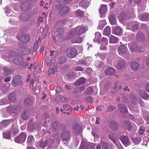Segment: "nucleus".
Instances as JSON below:
<instances>
[{
    "mask_svg": "<svg viewBox=\"0 0 149 149\" xmlns=\"http://www.w3.org/2000/svg\"><path fill=\"white\" fill-rule=\"evenodd\" d=\"M54 7L56 10H58V13L60 16H64L70 11L69 8L67 6H64L63 4H57L54 5Z\"/></svg>",
    "mask_w": 149,
    "mask_h": 149,
    "instance_id": "1",
    "label": "nucleus"
},
{
    "mask_svg": "<svg viewBox=\"0 0 149 149\" xmlns=\"http://www.w3.org/2000/svg\"><path fill=\"white\" fill-rule=\"evenodd\" d=\"M11 84L15 87H22L23 85V83L21 76L17 74L13 77L12 80Z\"/></svg>",
    "mask_w": 149,
    "mask_h": 149,
    "instance_id": "2",
    "label": "nucleus"
},
{
    "mask_svg": "<svg viewBox=\"0 0 149 149\" xmlns=\"http://www.w3.org/2000/svg\"><path fill=\"white\" fill-rule=\"evenodd\" d=\"M67 56L70 58H73L77 54V52L76 49L72 47L68 48L66 51Z\"/></svg>",
    "mask_w": 149,
    "mask_h": 149,
    "instance_id": "3",
    "label": "nucleus"
},
{
    "mask_svg": "<svg viewBox=\"0 0 149 149\" xmlns=\"http://www.w3.org/2000/svg\"><path fill=\"white\" fill-rule=\"evenodd\" d=\"M118 52L120 55H127L130 54V52L127 48L124 45H120L118 48Z\"/></svg>",
    "mask_w": 149,
    "mask_h": 149,
    "instance_id": "4",
    "label": "nucleus"
},
{
    "mask_svg": "<svg viewBox=\"0 0 149 149\" xmlns=\"http://www.w3.org/2000/svg\"><path fill=\"white\" fill-rule=\"evenodd\" d=\"M7 111L10 113H17L20 111L19 107L16 105L10 106L8 107L7 108Z\"/></svg>",
    "mask_w": 149,
    "mask_h": 149,
    "instance_id": "5",
    "label": "nucleus"
},
{
    "mask_svg": "<svg viewBox=\"0 0 149 149\" xmlns=\"http://www.w3.org/2000/svg\"><path fill=\"white\" fill-rule=\"evenodd\" d=\"M16 38L20 41L23 42L27 43L30 40V37L29 34H26L25 35L22 36L18 34Z\"/></svg>",
    "mask_w": 149,
    "mask_h": 149,
    "instance_id": "6",
    "label": "nucleus"
},
{
    "mask_svg": "<svg viewBox=\"0 0 149 149\" xmlns=\"http://www.w3.org/2000/svg\"><path fill=\"white\" fill-rule=\"evenodd\" d=\"M72 130L75 134H79L82 130V127L77 123H74L72 126Z\"/></svg>",
    "mask_w": 149,
    "mask_h": 149,
    "instance_id": "7",
    "label": "nucleus"
},
{
    "mask_svg": "<svg viewBox=\"0 0 149 149\" xmlns=\"http://www.w3.org/2000/svg\"><path fill=\"white\" fill-rule=\"evenodd\" d=\"M77 31V36H80L83 34L88 30V28L85 26H78L76 27Z\"/></svg>",
    "mask_w": 149,
    "mask_h": 149,
    "instance_id": "8",
    "label": "nucleus"
},
{
    "mask_svg": "<svg viewBox=\"0 0 149 149\" xmlns=\"http://www.w3.org/2000/svg\"><path fill=\"white\" fill-rule=\"evenodd\" d=\"M26 137V134L24 132H22L19 136L15 138V141L17 143L24 142L25 140Z\"/></svg>",
    "mask_w": 149,
    "mask_h": 149,
    "instance_id": "9",
    "label": "nucleus"
},
{
    "mask_svg": "<svg viewBox=\"0 0 149 149\" xmlns=\"http://www.w3.org/2000/svg\"><path fill=\"white\" fill-rule=\"evenodd\" d=\"M70 134L69 131H63L61 134V136L62 140L66 141L69 140L70 138Z\"/></svg>",
    "mask_w": 149,
    "mask_h": 149,
    "instance_id": "10",
    "label": "nucleus"
},
{
    "mask_svg": "<svg viewBox=\"0 0 149 149\" xmlns=\"http://www.w3.org/2000/svg\"><path fill=\"white\" fill-rule=\"evenodd\" d=\"M130 49L131 51L132 52L139 50V49H140L141 47H139L136 44L133 43H130L128 44ZM140 50V49H139Z\"/></svg>",
    "mask_w": 149,
    "mask_h": 149,
    "instance_id": "11",
    "label": "nucleus"
},
{
    "mask_svg": "<svg viewBox=\"0 0 149 149\" xmlns=\"http://www.w3.org/2000/svg\"><path fill=\"white\" fill-rule=\"evenodd\" d=\"M30 111L28 109H25L21 114V117L24 120H27L29 118Z\"/></svg>",
    "mask_w": 149,
    "mask_h": 149,
    "instance_id": "12",
    "label": "nucleus"
},
{
    "mask_svg": "<svg viewBox=\"0 0 149 149\" xmlns=\"http://www.w3.org/2000/svg\"><path fill=\"white\" fill-rule=\"evenodd\" d=\"M125 63L123 59L121 58L120 60L118 61L117 63V68L119 70L123 69L125 66Z\"/></svg>",
    "mask_w": 149,
    "mask_h": 149,
    "instance_id": "13",
    "label": "nucleus"
},
{
    "mask_svg": "<svg viewBox=\"0 0 149 149\" xmlns=\"http://www.w3.org/2000/svg\"><path fill=\"white\" fill-rule=\"evenodd\" d=\"M112 32L116 35L121 36L122 34V30L120 27L117 26L112 29Z\"/></svg>",
    "mask_w": 149,
    "mask_h": 149,
    "instance_id": "14",
    "label": "nucleus"
},
{
    "mask_svg": "<svg viewBox=\"0 0 149 149\" xmlns=\"http://www.w3.org/2000/svg\"><path fill=\"white\" fill-rule=\"evenodd\" d=\"M139 94L140 97L143 99L149 100V95L145 91H140L139 92Z\"/></svg>",
    "mask_w": 149,
    "mask_h": 149,
    "instance_id": "15",
    "label": "nucleus"
},
{
    "mask_svg": "<svg viewBox=\"0 0 149 149\" xmlns=\"http://www.w3.org/2000/svg\"><path fill=\"white\" fill-rule=\"evenodd\" d=\"M65 30L63 27L60 26L58 27L56 29V35L59 37L62 36L64 33Z\"/></svg>",
    "mask_w": 149,
    "mask_h": 149,
    "instance_id": "16",
    "label": "nucleus"
},
{
    "mask_svg": "<svg viewBox=\"0 0 149 149\" xmlns=\"http://www.w3.org/2000/svg\"><path fill=\"white\" fill-rule=\"evenodd\" d=\"M116 70L114 68L110 67L105 70V73L106 75L109 76L114 74Z\"/></svg>",
    "mask_w": 149,
    "mask_h": 149,
    "instance_id": "17",
    "label": "nucleus"
},
{
    "mask_svg": "<svg viewBox=\"0 0 149 149\" xmlns=\"http://www.w3.org/2000/svg\"><path fill=\"white\" fill-rule=\"evenodd\" d=\"M130 65L132 69L134 71L137 70L139 68V63L136 61H133L130 62Z\"/></svg>",
    "mask_w": 149,
    "mask_h": 149,
    "instance_id": "18",
    "label": "nucleus"
},
{
    "mask_svg": "<svg viewBox=\"0 0 149 149\" xmlns=\"http://www.w3.org/2000/svg\"><path fill=\"white\" fill-rule=\"evenodd\" d=\"M12 122L11 120H3L0 123V126L1 127H5L8 126Z\"/></svg>",
    "mask_w": 149,
    "mask_h": 149,
    "instance_id": "19",
    "label": "nucleus"
},
{
    "mask_svg": "<svg viewBox=\"0 0 149 149\" xmlns=\"http://www.w3.org/2000/svg\"><path fill=\"white\" fill-rule=\"evenodd\" d=\"M130 16V14H129L123 13L120 14L119 18L120 20L124 21L131 17Z\"/></svg>",
    "mask_w": 149,
    "mask_h": 149,
    "instance_id": "20",
    "label": "nucleus"
},
{
    "mask_svg": "<svg viewBox=\"0 0 149 149\" xmlns=\"http://www.w3.org/2000/svg\"><path fill=\"white\" fill-rule=\"evenodd\" d=\"M23 61V57L22 56L17 57L15 58L13 60L14 63L19 65L22 63Z\"/></svg>",
    "mask_w": 149,
    "mask_h": 149,
    "instance_id": "21",
    "label": "nucleus"
},
{
    "mask_svg": "<svg viewBox=\"0 0 149 149\" xmlns=\"http://www.w3.org/2000/svg\"><path fill=\"white\" fill-rule=\"evenodd\" d=\"M118 109L120 112L123 113H125L128 112L127 107L123 104H120L118 106Z\"/></svg>",
    "mask_w": 149,
    "mask_h": 149,
    "instance_id": "22",
    "label": "nucleus"
},
{
    "mask_svg": "<svg viewBox=\"0 0 149 149\" xmlns=\"http://www.w3.org/2000/svg\"><path fill=\"white\" fill-rule=\"evenodd\" d=\"M123 126L124 128L128 131H131L132 129V126L129 121H125L123 124Z\"/></svg>",
    "mask_w": 149,
    "mask_h": 149,
    "instance_id": "23",
    "label": "nucleus"
},
{
    "mask_svg": "<svg viewBox=\"0 0 149 149\" xmlns=\"http://www.w3.org/2000/svg\"><path fill=\"white\" fill-rule=\"evenodd\" d=\"M85 79L83 77H81L77 80L74 82V85L76 86H79L85 83Z\"/></svg>",
    "mask_w": 149,
    "mask_h": 149,
    "instance_id": "24",
    "label": "nucleus"
},
{
    "mask_svg": "<svg viewBox=\"0 0 149 149\" xmlns=\"http://www.w3.org/2000/svg\"><path fill=\"white\" fill-rule=\"evenodd\" d=\"M109 126L110 128L113 131L116 130L119 127L118 124L115 121L112 122L110 124Z\"/></svg>",
    "mask_w": 149,
    "mask_h": 149,
    "instance_id": "25",
    "label": "nucleus"
},
{
    "mask_svg": "<svg viewBox=\"0 0 149 149\" xmlns=\"http://www.w3.org/2000/svg\"><path fill=\"white\" fill-rule=\"evenodd\" d=\"M24 104L25 106L30 107L33 104V101L31 98H26L24 101Z\"/></svg>",
    "mask_w": 149,
    "mask_h": 149,
    "instance_id": "26",
    "label": "nucleus"
},
{
    "mask_svg": "<svg viewBox=\"0 0 149 149\" xmlns=\"http://www.w3.org/2000/svg\"><path fill=\"white\" fill-rule=\"evenodd\" d=\"M120 139L124 145L128 144L130 142V140L128 137L126 136H122L120 137Z\"/></svg>",
    "mask_w": 149,
    "mask_h": 149,
    "instance_id": "27",
    "label": "nucleus"
},
{
    "mask_svg": "<svg viewBox=\"0 0 149 149\" xmlns=\"http://www.w3.org/2000/svg\"><path fill=\"white\" fill-rule=\"evenodd\" d=\"M83 39V38L80 37L79 36H77V37L76 38H74L72 39L71 40V42L72 43H80L82 42Z\"/></svg>",
    "mask_w": 149,
    "mask_h": 149,
    "instance_id": "28",
    "label": "nucleus"
},
{
    "mask_svg": "<svg viewBox=\"0 0 149 149\" xmlns=\"http://www.w3.org/2000/svg\"><path fill=\"white\" fill-rule=\"evenodd\" d=\"M119 40V39L113 35H111L109 38V42L111 43H116Z\"/></svg>",
    "mask_w": 149,
    "mask_h": 149,
    "instance_id": "29",
    "label": "nucleus"
},
{
    "mask_svg": "<svg viewBox=\"0 0 149 149\" xmlns=\"http://www.w3.org/2000/svg\"><path fill=\"white\" fill-rule=\"evenodd\" d=\"M39 84L38 82L36 80L34 81L33 79H31L30 81V86L33 90H36L37 85Z\"/></svg>",
    "mask_w": 149,
    "mask_h": 149,
    "instance_id": "30",
    "label": "nucleus"
},
{
    "mask_svg": "<svg viewBox=\"0 0 149 149\" xmlns=\"http://www.w3.org/2000/svg\"><path fill=\"white\" fill-rule=\"evenodd\" d=\"M100 143L102 145V149H109L110 146L105 141H102L101 139Z\"/></svg>",
    "mask_w": 149,
    "mask_h": 149,
    "instance_id": "31",
    "label": "nucleus"
},
{
    "mask_svg": "<svg viewBox=\"0 0 149 149\" xmlns=\"http://www.w3.org/2000/svg\"><path fill=\"white\" fill-rule=\"evenodd\" d=\"M110 23L112 25H114L116 23V18L115 15L113 14L110 16L109 18Z\"/></svg>",
    "mask_w": 149,
    "mask_h": 149,
    "instance_id": "32",
    "label": "nucleus"
},
{
    "mask_svg": "<svg viewBox=\"0 0 149 149\" xmlns=\"http://www.w3.org/2000/svg\"><path fill=\"white\" fill-rule=\"evenodd\" d=\"M79 5V6L83 8H86L89 5V3L87 0H81Z\"/></svg>",
    "mask_w": 149,
    "mask_h": 149,
    "instance_id": "33",
    "label": "nucleus"
},
{
    "mask_svg": "<svg viewBox=\"0 0 149 149\" xmlns=\"http://www.w3.org/2000/svg\"><path fill=\"white\" fill-rule=\"evenodd\" d=\"M30 4L28 2H25L21 4V7L22 8L23 10H26L30 7Z\"/></svg>",
    "mask_w": 149,
    "mask_h": 149,
    "instance_id": "34",
    "label": "nucleus"
},
{
    "mask_svg": "<svg viewBox=\"0 0 149 149\" xmlns=\"http://www.w3.org/2000/svg\"><path fill=\"white\" fill-rule=\"evenodd\" d=\"M107 6L106 5H102L99 11L101 14H104L107 10Z\"/></svg>",
    "mask_w": 149,
    "mask_h": 149,
    "instance_id": "35",
    "label": "nucleus"
},
{
    "mask_svg": "<svg viewBox=\"0 0 149 149\" xmlns=\"http://www.w3.org/2000/svg\"><path fill=\"white\" fill-rule=\"evenodd\" d=\"M136 38L138 40L142 41L144 40L145 37L143 33L141 32H139L137 34Z\"/></svg>",
    "mask_w": 149,
    "mask_h": 149,
    "instance_id": "36",
    "label": "nucleus"
},
{
    "mask_svg": "<svg viewBox=\"0 0 149 149\" xmlns=\"http://www.w3.org/2000/svg\"><path fill=\"white\" fill-rule=\"evenodd\" d=\"M109 138L114 143H115L116 141V135L112 132H110L109 135Z\"/></svg>",
    "mask_w": 149,
    "mask_h": 149,
    "instance_id": "37",
    "label": "nucleus"
},
{
    "mask_svg": "<svg viewBox=\"0 0 149 149\" xmlns=\"http://www.w3.org/2000/svg\"><path fill=\"white\" fill-rule=\"evenodd\" d=\"M111 30L110 27L107 26L104 29L103 32L104 35L108 36L111 33Z\"/></svg>",
    "mask_w": 149,
    "mask_h": 149,
    "instance_id": "38",
    "label": "nucleus"
},
{
    "mask_svg": "<svg viewBox=\"0 0 149 149\" xmlns=\"http://www.w3.org/2000/svg\"><path fill=\"white\" fill-rule=\"evenodd\" d=\"M76 35L77 36V31L75 27L70 30L69 33V36L71 38H72Z\"/></svg>",
    "mask_w": 149,
    "mask_h": 149,
    "instance_id": "39",
    "label": "nucleus"
},
{
    "mask_svg": "<svg viewBox=\"0 0 149 149\" xmlns=\"http://www.w3.org/2000/svg\"><path fill=\"white\" fill-rule=\"evenodd\" d=\"M130 98L132 104H136L137 102V98L136 96L134 95H132L130 96Z\"/></svg>",
    "mask_w": 149,
    "mask_h": 149,
    "instance_id": "40",
    "label": "nucleus"
},
{
    "mask_svg": "<svg viewBox=\"0 0 149 149\" xmlns=\"http://www.w3.org/2000/svg\"><path fill=\"white\" fill-rule=\"evenodd\" d=\"M139 18L142 21H148L149 20V14L148 13L145 14L141 16Z\"/></svg>",
    "mask_w": 149,
    "mask_h": 149,
    "instance_id": "41",
    "label": "nucleus"
},
{
    "mask_svg": "<svg viewBox=\"0 0 149 149\" xmlns=\"http://www.w3.org/2000/svg\"><path fill=\"white\" fill-rule=\"evenodd\" d=\"M67 61V58L65 56H62L58 58V63L59 64H61L65 63Z\"/></svg>",
    "mask_w": 149,
    "mask_h": 149,
    "instance_id": "42",
    "label": "nucleus"
},
{
    "mask_svg": "<svg viewBox=\"0 0 149 149\" xmlns=\"http://www.w3.org/2000/svg\"><path fill=\"white\" fill-rule=\"evenodd\" d=\"M75 74L73 72H70L68 73L67 74V77L69 80L73 79L75 77Z\"/></svg>",
    "mask_w": 149,
    "mask_h": 149,
    "instance_id": "43",
    "label": "nucleus"
},
{
    "mask_svg": "<svg viewBox=\"0 0 149 149\" xmlns=\"http://www.w3.org/2000/svg\"><path fill=\"white\" fill-rule=\"evenodd\" d=\"M93 92V89L91 87H88L84 91V93L86 95L91 94Z\"/></svg>",
    "mask_w": 149,
    "mask_h": 149,
    "instance_id": "44",
    "label": "nucleus"
},
{
    "mask_svg": "<svg viewBox=\"0 0 149 149\" xmlns=\"http://www.w3.org/2000/svg\"><path fill=\"white\" fill-rule=\"evenodd\" d=\"M34 139L33 136L32 135H30L28 136L27 141V143L28 144H31L34 141Z\"/></svg>",
    "mask_w": 149,
    "mask_h": 149,
    "instance_id": "45",
    "label": "nucleus"
},
{
    "mask_svg": "<svg viewBox=\"0 0 149 149\" xmlns=\"http://www.w3.org/2000/svg\"><path fill=\"white\" fill-rule=\"evenodd\" d=\"M75 13L77 16L79 17H82L84 15V13L79 10L76 11Z\"/></svg>",
    "mask_w": 149,
    "mask_h": 149,
    "instance_id": "46",
    "label": "nucleus"
},
{
    "mask_svg": "<svg viewBox=\"0 0 149 149\" xmlns=\"http://www.w3.org/2000/svg\"><path fill=\"white\" fill-rule=\"evenodd\" d=\"M101 37V35L100 33L97 32L95 33V37L94 40L97 42L100 40Z\"/></svg>",
    "mask_w": 149,
    "mask_h": 149,
    "instance_id": "47",
    "label": "nucleus"
},
{
    "mask_svg": "<svg viewBox=\"0 0 149 149\" xmlns=\"http://www.w3.org/2000/svg\"><path fill=\"white\" fill-rule=\"evenodd\" d=\"M101 44L105 46L107 45L108 44V39L105 37H102L101 40Z\"/></svg>",
    "mask_w": 149,
    "mask_h": 149,
    "instance_id": "48",
    "label": "nucleus"
},
{
    "mask_svg": "<svg viewBox=\"0 0 149 149\" xmlns=\"http://www.w3.org/2000/svg\"><path fill=\"white\" fill-rule=\"evenodd\" d=\"M91 61L89 60L88 59H86L85 61H81L80 63L84 65L88 66L91 63Z\"/></svg>",
    "mask_w": 149,
    "mask_h": 149,
    "instance_id": "49",
    "label": "nucleus"
},
{
    "mask_svg": "<svg viewBox=\"0 0 149 149\" xmlns=\"http://www.w3.org/2000/svg\"><path fill=\"white\" fill-rule=\"evenodd\" d=\"M133 141L135 144H138L141 141V139L140 137H136L132 139Z\"/></svg>",
    "mask_w": 149,
    "mask_h": 149,
    "instance_id": "50",
    "label": "nucleus"
},
{
    "mask_svg": "<svg viewBox=\"0 0 149 149\" xmlns=\"http://www.w3.org/2000/svg\"><path fill=\"white\" fill-rule=\"evenodd\" d=\"M106 21L104 20L100 21L99 22L98 26L100 28H102L106 25Z\"/></svg>",
    "mask_w": 149,
    "mask_h": 149,
    "instance_id": "51",
    "label": "nucleus"
},
{
    "mask_svg": "<svg viewBox=\"0 0 149 149\" xmlns=\"http://www.w3.org/2000/svg\"><path fill=\"white\" fill-rule=\"evenodd\" d=\"M58 123L57 121H54L52 124V127L54 129L53 131H55L57 129Z\"/></svg>",
    "mask_w": 149,
    "mask_h": 149,
    "instance_id": "52",
    "label": "nucleus"
},
{
    "mask_svg": "<svg viewBox=\"0 0 149 149\" xmlns=\"http://www.w3.org/2000/svg\"><path fill=\"white\" fill-rule=\"evenodd\" d=\"M41 41V38L40 37H39L38 40L36 41L34 45V48H36L38 46V44L40 43Z\"/></svg>",
    "mask_w": 149,
    "mask_h": 149,
    "instance_id": "53",
    "label": "nucleus"
},
{
    "mask_svg": "<svg viewBox=\"0 0 149 149\" xmlns=\"http://www.w3.org/2000/svg\"><path fill=\"white\" fill-rule=\"evenodd\" d=\"M73 70L75 71H83L84 69L83 68L80 66H76L74 68Z\"/></svg>",
    "mask_w": 149,
    "mask_h": 149,
    "instance_id": "54",
    "label": "nucleus"
},
{
    "mask_svg": "<svg viewBox=\"0 0 149 149\" xmlns=\"http://www.w3.org/2000/svg\"><path fill=\"white\" fill-rule=\"evenodd\" d=\"M4 74L6 75H8L10 74V70L7 67H6L4 68Z\"/></svg>",
    "mask_w": 149,
    "mask_h": 149,
    "instance_id": "55",
    "label": "nucleus"
},
{
    "mask_svg": "<svg viewBox=\"0 0 149 149\" xmlns=\"http://www.w3.org/2000/svg\"><path fill=\"white\" fill-rule=\"evenodd\" d=\"M145 130V128L143 126H141L139 130V133L140 135H143Z\"/></svg>",
    "mask_w": 149,
    "mask_h": 149,
    "instance_id": "56",
    "label": "nucleus"
},
{
    "mask_svg": "<svg viewBox=\"0 0 149 149\" xmlns=\"http://www.w3.org/2000/svg\"><path fill=\"white\" fill-rule=\"evenodd\" d=\"M86 146V143L85 141H82L79 148L82 149H85Z\"/></svg>",
    "mask_w": 149,
    "mask_h": 149,
    "instance_id": "57",
    "label": "nucleus"
},
{
    "mask_svg": "<svg viewBox=\"0 0 149 149\" xmlns=\"http://www.w3.org/2000/svg\"><path fill=\"white\" fill-rule=\"evenodd\" d=\"M3 136L4 138L9 139L10 137V133L9 132L4 133L3 134Z\"/></svg>",
    "mask_w": 149,
    "mask_h": 149,
    "instance_id": "58",
    "label": "nucleus"
},
{
    "mask_svg": "<svg viewBox=\"0 0 149 149\" xmlns=\"http://www.w3.org/2000/svg\"><path fill=\"white\" fill-rule=\"evenodd\" d=\"M22 19L23 21H25L28 20L29 16L27 15H24L22 17Z\"/></svg>",
    "mask_w": 149,
    "mask_h": 149,
    "instance_id": "59",
    "label": "nucleus"
},
{
    "mask_svg": "<svg viewBox=\"0 0 149 149\" xmlns=\"http://www.w3.org/2000/svg\"><path fill=\"white\" fill-rule=\"evenodd\" d=\"M63 107L65 110L67 111L70 110H72L71 106L67 104L64 105Z\"/></svg>",
    "mask_w": 149,
    "mask_h": 149,
    "instance_id": "60",
    "label": "nucleus"
},
{
    "mask_svg": "<svg viewBox=\"0 0 149 149\" xmlns=\"http://www.w3.org/2000/svg\"><path fill=\"white\" fill-rule=\"evenodd\" d=\"M54 71L53 68H52L49 69L48 72V74L49 76H50L52 74H54Z\"/></svg>",
    "mask_w": 149,
    "mask_h": 149,
    "instance_id": "61",
    "label": "nucleus"
},
{
    "mask_svg": "<svg viewBox=\"0 0 149 149\" xmlns=\"http://www.w3.org/2000/svg\"><path fill=\"white\" fill-rule=\"evenodd\" d=\"M9 98L10 100H13L15 99V94L13 93H10L9 95Z\"/></svg>",
    "mask_w": 149,
    "mask_h": 149,
    "instance_id": "62",
    "label": "nucleus"
},
{
    "mask_svg": "<svg viewBox=\"0 0 149 149\" xmlns=\"http://www.w3.org/2000/svg\"><path fill=\"white\" fill-rule=\"evenodd\" d=\"M116 107L111 105H110L108 107V110L109 111H112L116 109Z\"/></svg>",
    "mask_w": 149,
    "mask_h": 149,
    "instance_id": "63",
    "label": "nucleus"
},
{
    "mask_svg": "<svg viewBox=\"0 0 149 149\" xmlns=\"http://www.w3.org/2000/svg\"><path fill=\"white\" fill-rule=\"evenodd\" d=\"M46 142H41L40 144V147L42 148H45L46 146Z\"/></svg>",
    "mask_w": 149,
    "mask_h": 149,
    "instance_id": "64",
    "label": "nucleus"
}]
</instances>
